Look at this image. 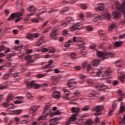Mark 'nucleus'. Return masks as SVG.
I'll list each match as a JSON object with an SVG mask.
<instances>
[{
    "label": "nucleus",
    "mask_w": 125,
    "mask_h": 125,
    "mask_svg": "<svg viewBox=\"0 0 125 125\" xmlns=\"http://www.w3.org/2000/svg\"><path fill=\"white\" fill-rule=\"evenodd\" d=\"M117 9H118L119 11L124 12V17L125 18V0L123 1V3L121 5L118 1H116L113 3L112 5V11L113 15V18L115 20H118L119 18H121V14L117 12Z\"/></svg>",
    "instance_id": "1"
},
{
    "label": "nucleus",
    "mask_w": 125,
    "mask_h": 125,
    "mask_svg": "<svg viewBox=\"0 0 125 125\" xmlns=\"http://www.w3.org/2000/svg\"><path fill=\"white\" fill-rule=\"evenodd\" d=\"M97 55L98 57L104 61L105 59L110 58V57H114L115 53L113 52H104L100 51H97Z\"/></svg>",
    "instance_id": "2"
},
{
    "label": "nucleus",
    "mask_w": 125,
    "mask_h": 125,
    "mask_svg": "<svg viewBox=\"0 0 125 125\" xmlns=\"http://www.w3.org/2000/svg\"><path fill=\"white\" fill-rule=\"evenodd\" d=\"M47 85H48L47 83H43L42 84H41L36 83L35 82L32 81L28 84V87H29V86H30L31 87L32 86H33L34 88H35L36 89H38L40 88L41 86H42V87H45L46 86H47Z\"/></svg>",
    "instance_id": "3"
},
{
    "label": "nucleus",
    "mask_w": 125,
    "mask_h": 125,
    "mask_svg": "<svg viewBox=\"0 0 125 125\" xmlns=\"http://www.w3.org/2000/svg\"><path fill=\"white\" fill-rule=\"evenodd\" d=\"M57 32H58V27L57 26H55L50 33V36L51 39L57 41L58 39L57 37Z\"/></svg>",
    "instance_id": "4"
},
{
    "label": "nucleus",
    "mask_w": 125,
    "mask_h": 125,
    "mask_svg": "<svg viewBox=\"0 0 125 125\" xmlns=\"http://www.w3.org/2000/svg\"><path fill=\"white\" fill-rule=\"evenodd\" d=\"M77 116H78L77 113H74L71 115V116L69 117L68 120H67V122H65V125H69L72 124V122H75V121H77Z\"/></svg>",
    "instance_id": "5"
},
{
    "label": "nucleus",
    "mask_w": 125,
    "mask_h": 125,
    "mask_svg": "<svg viewBox=\"0 0 125 125\" xmlns=\"http://www.w3.org/2000/svg\"><path fill=\"white\" fill-rule=\"evenodd\" d=\"M63 92L65 93V95L62 97V98L66 100H69V95L71 93L70 90L68 89H64Z\"/></svg>",
    "instance_id": "6"
},
{
    "label": "nucleus",
    "mask_w": 125,
    "mask_h": 125,
    "mask_svg": "<svg viewBox=\"0 0 125 125\" xmlns=\"http://www.w3.org/2000/svg\"><path fill=\"white\" fill-rule=\"evenodd\" d=\"M79 49H81L80 53L82 56H85L87 54V52L85 49V46H79Z\"/></svg>",
    "instance_id": "7"
},
{
    "label": "nucleus",
    "mask_w": 125,
    "mask_h": 125,
    "mask_svg": "<svg viewBox=\"0 0 125 125\" xmlns=\"http://www.w3.org/2000/svg\"><path fill=\"white\" fill-rule=\"evenodd\" d=\"M104 107L103 105H96L92 108V112L95 111L96 112H101V111H103Z\"/></svg>",
    "instance_id": "8"
},
{
    "label": "nucleus",
    "mask_w": 125,
    "mask_h": 125,
    "mask_svg": "<svg viewBox=\"0 0 125 125\" xmlns=\"http://www.w3.org/2000/svg\"><path fill=\"white\" fill-rule=\"evenodd\" d=\"M99 35L102 40H103L104 41H107V38L108 37L105 33V32L101 31H100Z\"/></svg>",
    "instance_id": "9"
},
{
    "label": "nucleus",
    "mask_w": 125,
    "mask_h": 125,
    "mask_svg": "<svg viewBox=\"0 0 125 125\" xmlns=\"http://www.w3.org/2000/svg\"><path fill=\"white\" fill-rule=\"evenodd\" d=\"M24 99V97L20 96L17 97L15 98V99H17L16 101L14 102L15 104H21V103H23V99Z\"/></svg>",
    "instance_id": "10"
},
{
    "label": "nucleus",
    "mask_w": 125,
    "mask_h": 125,
    "mask_svg": "<svg viewBox=\"0 0 125 125\" xmlns=\"http://www.w3.org/2000/svg\"><path fill=\"white\" fill-rule=\"evenodd\" d=\"M89 97H92V99H96L100 96V94L99 93H90L88 95Z\"/></svg>",
    "instance_id": "11"
},
{
    "label": "nucleus",
    "mask_w": 125,
    "mask_h": 125,
    "mask_svg": "<svg viewBox=\"0 0 125 125\" xmlns=\"http://www.w3.org/2000/svg\"><path fill=\"white\" fill-rule=\"evenodd\" d=\"M100 63H101V61L99 59L94 60L92 61V65L95 67H97Z\"/></svg>",
    "instance_id": "12"
},
{
    "label": "nucleus",
    "mask_w": 125,
    "mask_h": 125,
    "mask_svg": "<svg viewBox=\"0 0 125 125\" xmlns=\"http://www.w3.org/2000/svg\"><path fill=\"white\" fill-rule=\"evenodd\" d=\"M52 97L58 100L60 99L61 95L59 94V91H54L52 94Z\"/></svg>",
    "instance_id": "13"
},
{
    "label": "nucleus",
    "mask_w": 125,
    "mask_h": 125,
    "mask_svg": "<svg viewBox=\"0 0 125 125\" xmlns=\"http://www.w3.org/2000/svg\"><path fill=\"white\" fill-rule=\"evenodd\" d=\"M40 108V105H34L32 107H31L29 112L31 114L35 113L37 111V109H39Z\"/></svg>",
    "instance_id": "14"
},
{
    "label": "nucleus",
    "mask_w": 125,
    "mask_h": 125,
    "mask_svg": "<svg viewBox=\"0 0 125 125\" xmlns=\"http://www.w3.org/2000/svg\"><path fill=\"white\" fill-rule=\"evenodd\" d=\"M85 118H87V115L86 114H84L82 115H79V124L82 125V124H83V122L81 121H83V120H84Z\"/></svg>",
    "instance_id": "15"
},
{
    "label": "nucleus",
    "mask_w": 125,
    "mask_h": 125,
    "mask_svg": "<svg viewBox=\"0 0 125 125\" xmlns=\"http://www.w3.org/2000/svg\"><path fill=\"white\" fill-rule=\"evenodd\" d=\"M118 27V23H112L108 27V31H112L114 29H117Z\"/></svg>",
    "instance_id": "16"
},
{
    "label": "nucleus",
    "mask_w": 125,
    "mask_h": 125,
    "mask_svg": "<svg viewBox=\"0 0 125 125\" xmlns=\"http://www.w3.org/2000/svg\"><path fill=\"white\" fill-rule=\"evenodd\" d=\"M123 43H124L123 41H117L114 42L113 46L114 48H117V47H120V46H121Z\"/></svg>",
    "instance_id": "17"
},
{
    "label": "nucleus",
    "mask_w": 125,
    "mask_h": 125,
    "mask_svg": "<svg viewBox=\"0 0 125 125\" xmlns=\"http://www.w3.org/2000/svg\"><path fill=\"white\" fill-rule=\"evenodd\" d=\"M97 88L99 90H101V89H105L106 88H108V86L104 84V83L100 84L98 86Z\"/></svg>",
    "instance_id": "18"
},
{
    "label": "nucleus",
    "mask_w": 125,
    "mask_h": 125,
    "mask_svg": "<svg viewBox=\"0 0 125 125\" xmlns=\"http://www.w3.org/2000/svg\"><path fill=\"white\" fill-rule=\"evenodd\" d=\"M76 83L77 82H75L73 80H69L67 82V85L69 87H72V86H74V84H76Z\"/></svg>",
    "instance_id": "19"
},
{
    "label": "nucleus",
    "mask_w": 125,
    "mask_h": 125,
    "mask_svg": "<svg viewBox=\"0 0 125 125\" xmlns=\"http://www.w3.org/2000/svg\"><path fill=\"white\" fill-rule=\"evenodd\" d=\"M89 14V17H92L93 19H98V20L101 19V18H100V16H99L98 14H94V15H92L91 14L88 13Z\"/></svg>",
    "instance_id": "20"
},
{
    "label": "nucleus",
    "mask_w": 125,
    "mask_h": 125,
    "mask_svg": "<svg viewBox=\"0 0 125 125\" xmlns=\"http://www.w3.org/2000/svg\"><path fill=\"white\" fill-rule=\"evenodd\" d=\"M96 10H98L99 11L104 10V3L99 4V6L96 8Z\"/></svg>",
    "instance_id": "21"
},
{
    "label": "nucleus",
    "mask_w": 125,
    "mask_h": 125,
    "mask_svg": "<svg viewBox=\"0 0 125 125\" xmlns=\"http://www.w3.org/2000/svg\"><path fill=\"white\" fill-rule=\"evenodd\" d=\"M78 29H79V22L76 23L74 26L70 28V30L72 32H74V31H76V30H78Z\"/></svg>",
    "instance_id": "22"
},
{
    "label": "nucleus",
    "mask_w": 125,
    "mask_h": 125,
    "mask_svg": "<svg viewBox=\"0 0 125 125\" xmlns=\"http://www.w3.org/2000/svg\"><path fill=\"white\" fill-rule=\"evenodd\" d=\"M16 18V13L12 14L8 19V21H13Z\"/></svg>",
    "instance_id": "23"
},
{
    "label": "nucleus",
    "mask_w": 125,
    "mask_h": 125,
    "mask_svg": "<svg viewBox=\"0 0 125 125\" xmlns=\"http://www.w3.org/2000/svg\"><path fill=\"white\" fill-rule=\"evenodd\" d=\"M111 74H112V71L107 70L104 72L103 74V77H108V76H111Z\"/></svg>",
    "instance_id": "24"
},
{
    "label": "nucleus",
    "mask_w": 125,
    "mask_h": 125,
    "mask_svg": "<svg viewBox=\"0 0 125 125\" xmlns=\"http://www.w3.org/2000/svg\"><path fill=\"white\" fill-rule=\"evenodd\" d=\"M122 65H124L123 61H118L115 62V65L116 67H121Z\"/></svg>",
    "instance_id": "25"
},
{
    "label": "nucleus",
    "mask_w": 125,
    "mask_h": 125,
    "mask_svg": "<svg viewBox=\"0 0 125 125\" xmlns=\"http://www.w3.org/2000/svg\"><path fill=\"white\" fill-rule=\"evenodd\" d=\"M61 119V117L52 118L51 120H50L49 122V123H53V124H56L57 122L56 121H60Z\"/></svg>",
    "instance_id": "26"
},
{
    "label": "nucleus",
    "mask_w": 125,
    "mask_h": 125,
    "mask_svg": "<svg viewBox=\"0 0 125 125\" xmlns=\"http://www.w3.org/2000/svg\"><path fill=\"white\" fill-rule=\"evenodd\" d=\"M79 17L80 19H79V24L80 23H82V22L83 21V20L84 18V15L83 13H80L79 14Z\"/></svg>",
    "instance_id": "27"
},
{
    "label": "nucleus",
    "mask_w": 125,
    "mask_h": 125,
    "mask_svg": "<svg viewBox=\"0 0 125 125\" xmlns=\"http://www.w3.org/2000/svg\"><path fill=\"white\" fill-rule=\"evenodd\" d=\"M27 11H31V12H35L36 11V7L35 6H31L27 8Z\"/></svg>",
    "instance_id": "28"
},
{
    "label": "nucleus",
    "mask_w": 125,
    "mask_h": 125,
    "mask_svg": "<svg viewBox=\"0 0 125 125\" xmlns=\"http://www.w3.org/2000/svg\"><path fill=\"white\" fill-rule=\"evenodd\" d=\"M125 112V104L121 103L120 109V113H124Z\"/></svg>",
    "instance_id": "29"
},
{
    "label": "nucleus",
    "mask_w": 125,
    "mask_h": 125,
    "mask_svg": "<svg viewBox=\"0 0 125 125\" xmlns=\"http://www.w3.org/2000/svg\"><path fill=\"white\" fill-rule=\"evenodd\" d=\"M71 112L72 113H75L76 112V114L78 113V115H79V107H73L71 108Z\"/></svg>",
    "instance_id": "30"
},
{
    "label": "nucleus",
    "mask_w": 125,
    "mask_h": 125,
    "mask_svg": "<svg viewBox=\"0 0 125 125\" xmlns=\"http://www.w3.org/2000/svg\"><path fill=\"white\" fill-rule=\"evenodd\" d=\"M23 13H24V9H21V12L16 13V17L18 18L20 16H23Z\"/></svg>",
    "instance_id": "31"
},
{
    "label": "nucleus",
    "mask_w": 125,
    "mask_h": 125,
    "mask_svg": "<svg viewBox=\"0 0 125 125\" xmlns=\"http://www.w3.org/2000/svg\"><path fill=\"white\" fill-rule=\"evenodd\" d=\"M85 29L88 32H92L93 31V28L90 25H87L85 26Z\"/></svg>",
    "instance_id": "32"
},
{
    "label": "nucleus",
    "mask_w": 125,
    "mask_h": 125,
    "mask_svg": "<svg viewBox=\"0 0 125 125\" xmlns=\"http://www.w3.org/2000/svg\"><path fill=\"white\" fill-rule=\"evenodd\" d=\"M118 80H120L121 83H124L125 80V73L123 74L122 76L119 77Z\"/></svg>",
    "instance_id": "33"
},
{
    "label": "nucleus",
    "mask_w": 125,
    "mask_h": 125,
    "mask_svg": "<svg viewBox=\"0 0 125 125\" xmlns=\"http://www.w3.org/2000/svg\"><path fill=\"white\" fill-rule=\"evenodd\" d=\"M10 77V73H6L2 77V80H7Z\"/></svg>",
    "instance_id": "34"
},
{
    "label": "nucleus",
    "mask_w": 125,
    "mask_h": 125,
    "mask_svg": "<svg viewBox=\"0 0 125 125\" xmlns=\"http://www.w3.org/2000/svg\"><path fill=\"white\" fill-rule=\"evenodd\" d=\"M85 76L81 74L80 75V79L81 80H82V81H81L80 83H84V81H83V80H84V78H85Z\"/></svg>",
    "instance_id": "35"
},
{
    "label": "nucleus",
    "mask_w": 125,
    "mask_h": 125,
    "mask_svg": "<svg viewBox=\"0 0 125 125\" xmlns=\"http://www.w3.org/2000/svg\"><path fill=\"white\" fill-rule=\"evenodd\" d=\"M7 99V101H11L14 99V96H13L12 94H9Z\"/></svg>",
    "instance_id": "36"
},
{
    "label": "nucleus",
    "mask_w": 125,
    "mask_h": 125,
    "mask_svg": "<svg viewBox=\"0 0 125 125\" xmlns=\"http://www.w3.org/2000/svg\"><path fill=\"white\" fill-rule=\"evenodd\" d=\"M26 38L28 39V40H29V41H34V37L33 36V34H27Z\"/></svg>",
    "instance_id": "37"
},
{
    "label": "nucleus",
    "mask_w": 125,
    "mask_h": 125,
    "mask_svg": "<svg viewBox=\"0 0 125 125\" xmlns=\"http://www.w3.org/2000/svg\"><path fill=\"white\" fill-rule=\"evenodd\" d=\"M54 115H61V112H60L58 110H57L55 112H54V113H51V114H50V116H51V117H53V116Z\"/></svg>",
    "instance_id": "38"
},
{
    "label": "nucleus",
    "mask_w": 125,
    "mask_h": 125,
    "mask_svg": "<svg viewBox=\"0 0 125 125\" xmlns=\"http://www.w3.org/2000/svg\"><path fill=\"white\" fill-rule=\"evenodd\" d=\"M79 42H82V43L79 44V46H84V43L83 42V39H82L81 38L79 39Z\"/></svg>",
    "instance_id": "39"
},
{
    "label": "nucleus",
    "mask_w": 125,
    "mask_h": 125,
    "mask_svg": "<svg viewBox=\"0 0 125 125\" xmlns=\"http://www.w3.org/2000/svg\"><path fill=\"white\" fill-rule=\"evenodd\" d=\"M77 1V0H65L64 2H67V3H75Z\"/></svg>",
    "instance_id": "40"
},
{
    "label": "nucleus",
    "mask_w": 125,
    "mask_h": 125,
    "mask_svg": "<svg viewBox=\"0 0 125 125\" xmlns=\"http://www.w3.org/2000/svg\"><path fill=\"white\" fill-rule=\"evenodd\" d=\"M13 56H14V55H13V54H12V53L8 54L6 56V59H9V60H8V61H10V58H11V57H12Z\"/></svg>",
    "instance_id": "41"
},
{
    "label": "nucleus",
    "mask_w": 125,
    "mask_h": 125,
    "mask_svg": "<svg viewBox=\"0 0 125 125\" xmlns=\"http://www.w3.org/2000/svg\"><path fill=\"white\" fill-rule=\"evenodd\" d=\"M52 63H53V60H51L49 61V64L45 66V68H46V69H47V68H50V66H51L50 64H52Z\"/></svg>",
    "instance_id": "42"
},
{
    "label": "nucleus",
    "mask_w": 125,
    "mask_h": 125,
    "mask_svg": "<svg viewBox=\"0 0 125 125\" xmlns=\"http://www.w3.org/2000/svg\"><path fill=\"white\" fill-rule=\"evenodd\" d=\"M68 9H69V8H68V7H65L61 10V13H65V12L68 11Z\"/></svg>",
    "instance_id": "43"
},
{
    "label": "nucleus",
    "mask_w": 125,
    "mask_h": 125,
    "mask_svg": "<svg viewBox=\"0 0 125 125\" xmlns=\"http://www.w3.org/2000/svg\"><path fill=\"white\" fill-rule=\"evenodd\" d=\"M66 21L67 23H69V24H72V22H74V20L72 18H68L66 20Z\"/></svg>",
    "instance_id": "44"
},
{
    "label": "nucleus",
    "mask_w": 125,
    "mask_h": 125,
    "mask_svg": "<svg viewBox=\"0 0 125 125\" xmlns=\"http://www.w3.org/2000/svg\"><path fill=\"white\" fill-rule=\"evenodd\" d=\"M80 6L83 10H85L86 8H87V7L86 6V5L85 4H80Z\"/></svg>",
    "instance_id": "45"
},
{
    "label": "nucleus",
    "mask_w": 125,
    "mask_h": 125,
    "mask_svg": "<svg viewBox=\"0 0 125 125\" xmlns=\"http://www.w3.org/2000/svg\"><path fill=\"white\" fill-rule=\"evenodd\" d=\"M24 59L26 60V61H29V60H31V59H32V56H30V55L25 56L24 57Z\"/></svg>",
    "instance_id": "46"
},
{
    "label": "nucleus",
    "mask_w": 125,
    "mask_h": 125,
    "mask_svg": "<svg viewBox=\"0 0 125 125\" xmlns=\"http://www.w3.org/2000/svg\"><path fill=\"white\" fill-rule=\"evenodd\" d=\"M45 12H46V10H43L42 12H40L39 13V14H37L36 15L37 17L39 19H40L41 16L40 15V14H42L43 13H44Z\"/></svg>",
    "instance_id": "47"
},
{
    "label": "nucleus",
    "mask_w": 125,
    "mask_h": 125,
    "mask_svg": "<svg viewBox=\"0 0 125 125\" xmlns=\"http://www.w3.org/2000/svg\"><path fill=\"white\" fill-rule=\"evenodd\" d=\"M87 125H91L93 124V121L91 119H89L86 122Z\"/></svg>",
    "instance_id": "48"
},
{
    "label": "nucleus",
    "mask_w": 125,
    "mask_h": 125,
    "mask_svg": "<svg viewBox=\"0 0 125 125\" xmlns=\"http://www.w3.org/2000/svg\"><path fill=\"white\" fill-rule=\"evenodd\" d=\"M49 108H50V105H49L48 104L45 105L44 107V111L43 112V113H44V112H45V111H47V110H48V109H49Z\"/></svg>",
    "instance_id": "49"
},
{
    "label": "nucleus",
    "mask_w": 125,
    "mask_h": 125,
    "mask_svg": "<svg viewBox=\"0 0 125 125\" xmlns=\"http://www.w3.org/2000/svg\"><path fill=\"white\" fill-rule=\"evenodd\" d=\"M82 111H87L89 110V105H85L83 108H82Z\"/></svg>",
    "instance_id": "50"
},
{
    "label": "nucleus",
    "mask_w": 125,
    "mask_h": 125,
    "mask_svg": "<svg viewBox=\"0 0 125 125\" xmlns=\"http://www.w3.org/2000/svg\"><path fill=\"white\" fill-rule=\"evenodd\" d=\"M22 47H23V45H20L17 47L16 49L18 51H20L22 50Z\"/></svg>",
    "instance_id": "51"
},
{
    "label": "nucleus",
    "mask_w": 125,
    "mask_h": 125,
    "mask_svg": "<svg viewBox=\"0 0 125 125\" xmlns=\"http://www.w3.org/2000/svg\"><path fill=\"white\" fill-rule=\"evenodd\" d=\"M67 25H68V23L67 22H66L65 21H62L61 23V26H62V27H66Z\"/></svg>",
    "instance_id": "52"
},
{
    "label": "nucleus",
    "mask_w": 125,
    "mask_h": 125,
    "mask_svg": "<svg viewBox=\"0 0 125 125\" xmlns=\"http://www.w3.org/2000/svg\"><path fill=\"white\" fill-rule=\"evenodd\" d=\"M51 113H46V116H42L41 117V120H46V116H49Z\"/></svg>",
    "instance_id": "53"
},
{
    "label": "nucleus",
    "mask_w": 125,
    "mask_h": 125,
    "mask_svg": "<svg viewBox=\"0 0 125 125\" xmlns=\"http://www.w3.org/2000/svg\"><path fill=\"white\" fill-rule=\"evenodd\" d=\"M39 36L40 35H39V33H32V37H33V38H35V39L39 38Z\"/></svg>",
    "instance_id": "54"
},
{
    "label": "nucleus",
    "mask_w": 125,
    "mask_h": 125,
    "mask_svg": "<svg viewBox=\"0 0 125 125\" xmlns=\"http://www.w3.org/2000/svg\"><path fill=\"white\" fill-rule=\"evenodd\" d=\"M86 83H88L89 85H92L93 83L92 82V81L90 80V79H87L86 81Z\"/></svg>",
    "instance_id": "55"
},
{
    "label": "nucleus",
    "mask_w": 125,
    "mask_h": 125,
    "mask_svg": "<svg viewBox=\"0 0 125 125\" xmlns=\"http://www.w3.org/2000/svg\"><path fill=\"white\" fill-rule=\"evenodd\" d=\"M71 58L72 59H77V57H76V54L74 53H72L71 54Z\"/></svg>",
    "instance_id": "56"
},
{
    "label": "nucleus",
    "mask_w": 125,
    "mask_h": 125,
    "mask_svg": "<svg viewBox=\"0 0 125 125\" xmlns=\"http://www.w3.org/2000/svg\"><path fill=\"white\" fill-rule=\"evenodd\" d=\"M49 49H47V48H42L41 49V51H42V52H47L48 51Z\"/></svg>",
    "instance_id": "57"
},
{
    "label": "nucleus",
    "mask_w": 125,
    "mask_h": 125,
    "mask_svg": "<svg viewBox=\"0 0 125 125\" xmlns=\"http://www.w3.org/2000/svg\"><path fill=\"white\" fill-rule=\"evenodd\" d=\"M51 29V28L50 27H48V28H47L43 31L44 34H46V33L49 32V31H50Z\"/></svg>",
    "instance_id": "58"
},
{
    "label": "nucleus",
    "mask_w": 125,
    "mask_h": 125,
    "mask_svg": "<svg viewBox=\"0 0 125 125\" xmlns=\"http://www.w3.org/2000/svg\"><path fill=\"white\" fill-rule=\"evenodd\" d=\"M96 75L97 77H99L102 75V72L101 71H98Z\"/></svg>",
    "instance_id": "59"
},
{
    "label": "nucleus",
    "mask_w": 125,
    "mask_h": 125,
    "mask_svg": "<svg viewBox=\"0 0 125 125\" xmlns=\"http://www.w3.org/2000/svg\"><path fill=\"white\" fill-rule=\"evenodd\" d=\"M48 23V21H46L42 25V29H43L45 27L46 25Z\"/></svg>",
    "instance_id": "60"
},
{
    "label": "nucleus",
    "mask_w": 125,
    "mask_h": 125,
    "mask_svg": "<svg viewBox=\"0 0 125 125\" xmlns=\"http://www.w3.org/2000/svg\"><path fill=\"white\" fill-rule=\"evenodd\" d=\"M0 48L1 50H6V48H5V46L3 45L0 46Z\"/></svg>",
    "instance_id": "61"
},
{
    "label": "nucleus",
    "mask_w": 125,
    "mask_h": 125,
    "mask_svg": "<svg viewBox=\"0 0 125 125\" xmlns=\"http://www.w3.org/2000/svg\"><path fill=\"white\" fill-rule=\"evenodd\" d=\"M21 113H22V110H17L15 111V114H16L17 115L20 114Z\"/></svg>",
    "instance_id": "62"
},
{
    "label": "nucleus",
    "mask_w": 125,
    "mask_h": 125,
    "mask_svg": "<svg viewBox=\"0 0 125 125\" xmlns=\"http://www.w3.org/2000/svg\"><path fill=\"white\" fill-rule=\"evenodd\" d=\"M99 112H97L96 113H94V116H101L102 115V113Z\"/></svg>",
    "instance_id": "63"
},
{
    "label": "nucleus",
    "mask_w": 125,
    "mask_h": 125,
    "mask_svg": "<svg viewBox=\"0 0 125 125\" xmlns=\"http://www.w3.org/2000/svg\"><path fill=\"white\" fill-rule=\"evenodd\" d=\"M120 23H121V24H122V25H124V24H125V17H124V18L123 20H121Z\"/></svg>",
    "instance_id": "64"
}]
</instances>
